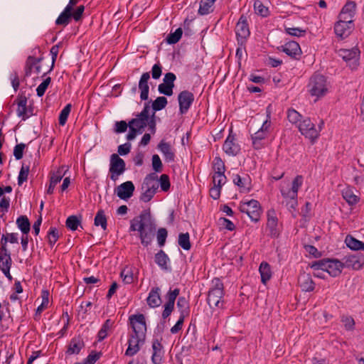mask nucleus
I'll return each mask as SVG.
<instances>
[{
    "label": "nucleus",
    "instance_id": "7ed1b4c3",
    "mask_svg": "<svg viewBox=\"0 0 364 364\" xmlns=\"http://www.w3.org/2000/svg\"><path fill=\"white\" fill-rule=\"evenodd\" d=\"M303 176L298 175L294 178L291 187L289 183L280 185L279 191L284 199L282 203L291 213L296 210L298 205V191L303 184Z\"/></svg>",
    "mask_w": 364,
    "mask_h": 364
},
{
    "label": "nucleus",
    "instance_id": "5fc2aeb1",
    "mask_svg": "<svg viewBox=\"0 0 364 364\" xmlns=\"http://www.w3.org/2000/svg\"><path fill=\"white\" fill-rule=\"evenodd\" d=\"M213 169L214 173H225V164L218 156L215 157L213 160Z\"/></svg>",
    "mask_w": 364,
    "mask_h": 364
},
{
    "label": "nucleus",
    "instance_id": "39448f33",
    "mask_svg": "<svg viewBox=\"0 0 364 364\" xmlns=\"http://www.w3.org/2000/svg\"><path fill=\"white\" fill-rule=\"evenodd\" d=\"M225 294L224 285L220 278L215 277L212 280V287L208 294V304L210 308H222L223 304V296Z\"/></svg>",
    "mask_w": 364,
    "mask_h": 364
},
{
    "label": "nucleus",
    "instance_id": "423d86ee",
    "mask_svg": "<svg viewBox=\"0 0 364 364\" xmlns=\"http://www.w3.org/2000/svg\"><path fill=\"white\" fill-rule=\"evenodd\" d=\"M312 268L327 272L331 277H336L341 274L343 265L337 259H322L315 262Z\"/></svg>",
    "mask_w": 364,
    "mask_h": 364
},
{
    "label": "nucleus",
    "instance_id": "ddd939ff",
    "mask_svg": "<svg viewBox=\"0 0 364 364\" xmlns=\"http://www.w3.org/2000/svg\"><path fill=\"white\" fill-rule=\"evenodd\" d=\"M360 51L358 48L341 49L339 50V56L346 62L348 65L352 69H356L358 65Z\"/></svg>",
    "mask_w": 364,
    "mask_h": 364
},
{
    "label": "nucleus",
    "instance_id": "9d476101",
    "mask_svg": "<svg viewBox=\"0 0 364 364\" xmlns=\"http://www.w3.org/2000/svg\"><path fill=\"white\" fill-rule=\"evenodd\" d=\"M148 120L142 117L136 116L135 118L132 119L129 122V131L127 135L128 141L134 140L137 134H141L144 132V128L147 126Z\"/></svg>",
    "mask_w": 364,
    "mask_h": 364
},
{
    "label": "nucleus",
    "instance_id": "c03bdc74",
    "mask_svg": "<svg viewBox=\"0 0 364 364\" xmlns=\"http://www.w3.org/2000/svg\"><path fill=\"white\" fill-rule=\"evenodd\" d=\"M95 225L101 226L104 230L107 229V218L104 210H100L97 211L95 217Z\"/></svg>",
    "mask_w": 364,
    "mask_h": 364
},
{
    "label": "nucleus",
    "instance_id": "b1692460",
    "mask_svg": "<svg viewBox=\"0 0 364 364\" xmlns=\"http://www.w3.org/2000/svg\"><path fill=\"white\" fill-rule=\"evenodd\" d=\"M281 50L287 55L294 59H299L301 55L299 44L296 41H289L281 46Z\"/></svg>",
    "mask_w": 364,
    "mask_h": 364
},
{
    "label": "nucleus",
    "instance_id": "dca6fc26",
    "mask_svg": "<svg viewBox=\"0 0 364 364\" xmlns=\"http://www.w3.org/2000/svg\"><path fill=\"white\" fill-rule=\"evenodd\" d=\"M178 101L180 113L186 114L194 101V95L188 90H183L178 95Z\"/></svg>",
    "mask_w": 364,
    "mask_h": 364
},
{
    "label": "nucleus",
    "instance_id": "4d7b16f0",
    "mask_svg": "<svg viewBox=\"0 0 364 364\" xmlns=\"http://www.w3.org/2000/svg\"><path fill=\"white\" fill-rule=\"evenodd\" d=\"M167 235L168 232L166 228H161L158 230L156 238L158 244L160 247H163L165 245Z\"/></svg>",
    "mask_w": 364,
    "mask_h": 364
},
{
    "label": "nucleus",
    "instance_id": "a211bd4d",
    "mask_svg": "<svg viewBox=\"0 0 364 364\" xmlns=\"http://www.w3.org/2000/svg\"><path fill=\"white\" fill-rule=\"evenodd\" d=\"M223 149L228 156H235L240 153V146L237 142L235 135L232 134L231 132L229 134L223 144Z\"/></svg>",
    "mask_w": 364,
    "mask_h": 364
},
{
    "label": "nucleus",
    "instance_id": "393cba45",
    "mask_svg": "<svg viewBox=\"0 0 364 364\" xmlns=\"http://www.w3.org/2000/svg\"><path fill=\"white\" fill-rule=\"evenodd\" d=\"M298 284L303 291H312L315 288V284L311 276L306 272L299 274Z\"/></svg>",
    "mask_w": 364,
    "mask_h": 364
},
{
    "label": "nucleus",
    "instance_id": "58836bf2",
    "mask_svg": "<svg viewBox=\"0 0 364 364\" xmlns=\"http://www.w3.org/2000/svg\"><path fill=\"white\" fill-rule=\"evenodd\" d=\"M267 0H255L254 2V9L257 14L266 17L269 15V9L265 5Z\"/></svg>",
    "mask_w": 364,
    "mask_h": 364
},
{
    "label": "nucleus",
    "instance_id": "13d9d810",
    "mask_svg": "<svg viewBox=\"0 0 364 364\" xmlns=\"http://www.w3.org/2000/svg\"><path fill=\"white\" fill-rule=\"evenodd\" d=\"M3 260L0 262V269L1 272L11 269L12 265V259L11 254H6V256H3Z\"/></svg>",
    "mask_w": 364,
    "mask_h": 364
},
{
    "label": "nucleus",
    "instance_id": "de8ad7c7",
    "mask_svg": "<svg viewBox=\"0 0 364 364\" xmlns=\"http://www.w3.org/2000/svg\"><path fill=\"white\" fill-rule=\"evenodd\" d=\"M72 105L70 104L66 105L64 108L61 110L59 117L58 122L60 126H64L68 120V116L71 111Z\"/></svg>",
    "mask_w": 364,
    "mask_h": 364
},
{
    "label": "nucleus",
    "instance_id": "4be33fe9",
    "mask_svg": "<svg viewBox=\"0 0 364 364\" xmlns=\"http://www.w3.org/2000/svg\"><path fill=\"white\" fill-rule=\"evenodd\" d=\"M134 189L133 183L128 181L118 186L115 189V192L120 199L127 200L133 196Z\"/></svg>",
    "mask_w": 364,
    "mask_h": 364
},
{
    "label": "nucleus",
    "instance_id": "7c9ffc66",
    "mask_svg": "<svg viewBox=\"0 0 364 364\" xmlns=\"http://www.w3.org/2000/svg\"><path fill=\"white\" fill-rule=\"evenodd\" d=\"M160 291L159 287H154L151 289L146 299L147 304L150 307H157L161 304Z\"/></svg>",
    "mask_w": 364,
    "mask_h": 364
},
{
    "label": "nucleus",
    "instance_id": "37998d69",
    "mask_svg": "<svg viewBox=\"0 0 364 364\" xmlns=\"http://www.w3.org/2000/svg\"><path fill=\"white\" fill-rule=\"evenodd\" d=\"M179 246L183 248L184 250H189L191 247V242H190V236L188 232L186 233H180L178 235V240Z\"/></svg>",
    "mask_w": 364,
    "mask_h": 364
},
{
    "label": "nucleus",
    "instance_id": "412c9836",
    "mask_svg": "<svg viewBox=\"0 0 364 364\" xmlns=\"http://www.w3.org/2000/svg\"><path fill=\"white\" fill-rule=\"evenodd\" d=\"M356 4L354 1H348L342 8L338 18L346 20L347 22L353 23L355 14Z\"/></svg>",
    "mask_w": 364,
    "mask_h": 364
},
{
    "label": "nucleus",
    "instance_id": "052dcab7",
    "mask_svg": "<svg viewBox=\"0 0 364 364\" xmlns=\"http://www.w3.org/2000/svg\"><path fill=\"white\" fill-rule=\"evenodd\" d=\"M158 181L159 182L161 189L163 191L166 192L169 190L171 183L168 175L162 174Z\"/></svg>",
    "mask_w": 364,
    "mask_h": 364
},
{
    "label": "nucleus",
    "instance_id": "69168bd1",
    "mask_svg": "<svg viewBox=\"0 0 364 364\" xmlns=\"http://www.w3.org/2000/svg\"><path fill=\"white\" fill-rule=\"evenodd\" d=\"M162 74V66L160 63H156L151 68V77L154 80H158Z\"/></svg>",
    "mask_w": 364,
    "mask_h": 364
},
{
    "label": "nucleus",
    "instance_id": "c85d7f7f",
    "mask_svg": "<svg viewBox=\"0 0 364 364\" xmlns=\"http://www.w3.org/2000/svg\"><path fill=\"white\" fill-rule=\"evenodd\" d=\"M154 260L156 264L164 271L171 270L170 267V259L168 256L166 254V252L160 250L154 257Z\"/></svg>",
    "mask_w": 364,
    "mask_h": 364
},
{
    "label": "nucleus",
    "instance_id": "1a4fd4ad",
    "mask_svg": "<svg viewBox=\"0 0 364 364\" xmlns=\"http://www.w3.org/2000/svg\"><path fill=\"white\" fill-rule=\"evenodd\" d=\"M125 170L126 164L124 161L117 154H112L109 169L110 179L113 181H116L118 180L119 176L125 171Z\"/></svg>",
    "mask_w": 364,
    "mask_h": 364
},
{
    "label": "nucleus",
    "instance_id": "c756f323",
    "mask_svg": "<svg viewBox=\"0 0 364 364\" xmlns=\"http://www.w3.org/2000/svg\"><path fill=\"white\" fill-rule=\"evenodd\" d=\"M159 188L158 176L156 173H151L144 178L141 184V189L157 191Z\"/></svg>",
    "mask_w": 364,
    "mask_h": 364
},
{
    "label": "nucleus",
    "instance_id": "79ce46f5",
    "mask_svg": "<svg viewBox=\"0 0 364 364\" xmlns=\"http://www.w3.org/2000/svg\"><path fill=\"white\" fill-rule=\"evenodd\" d=\"M216 0H201L198 13L200 15H206L213 11V6Z\"/></svg>",
    "mask_w": 364,
    "mask_h": 364
},
{
    "label": "nucleus",
    "instance_id": "603ef678",
    "mask_svg": "<svg viewBox=\"0 0 364 364\" xmlns=\"http://www.w3.org/2000/svg\"><path fill=\"white\" fill-rule=\"evenodd\" d=\"M59 238L58 230L55 227H51L48 232V240L50 246H53Z\"/></svg>",
    "mask_w": 364,
    "mask_h": 364
},
{
    "label": "nucleus",
    "instance_id": "bb28decb",
    "mask_svg": "<svg viewBox=\"0 0 364 364\" xmlns=\"http://www.w3.org/2000/svg\"><path fill=\"white\" fill-rule=\"evenodd\" d=\"M152 356L151 361L154 364H161L164 356L163 346L158 339H154L152 342Z\"/></svg>",
    "mask_w": 364,
    "mask_h": 364
},
{
    "label": "nucleus",
    "instance_id": "a18cd8bd",
    "mask_svg": "<svg viewBox=\"0 0 364 364\" xmlns=\"http://www.w3.org/2000/svg\"><path fill=\"white\" fill-rule=\"evenodd\" d=\"M63 175L60 172L58 171L53 173L50 180V184L47 189L48 194H52L53 193L55 186L61 181Z\"/></svg>",
    "mask_w": 364,
    "mask_h": 364
},
{
    "label": "nucleus",
    "instance_id": "2f4dec72",
    "mask_svg": "<svg viewBox=\"0 0 364 364\" xmlns=\"http://www.w3.org/2000/svg\"><path fill=\"white\" fill-rule=\"evenodd\" d=\"M17 109L16 113L19 117L23 120L28 118L29 115L27 114V98L26 96H18L17 100Z\"/></svg>",
    "mask_w": 364,
    "mask_h": 364
},
{
    "label": "nucleus",
    "instance_id": "680f3d73",
    "mask_svg": "<svg viewBox=\"0 0 364 364\" xmlns=\"http://www.w3.org/2000/svg\"><path fill=\"white\" fill-rule=\"evenodd\" d=\"M50 77H48L45 79L37 87L36 92L38 97H42L47 90L49 84L50 83Z\"/></svg>",
    "mask_w": 364,
    "mask_h": 364
},
{
    "label": "nucleus",
    "instance_id": "20e7f679",
    "mask_svg": "<svg viewBox=\"0 0 364 364\" xmlns=\"http://www.w3.org/2000/svg\"><path fill=\"white\" fill-rule=\"evenodd\" d=\"M307 87L311 96L320 98L328 93L330 84L324 75L315 73L310 77Z\"/></svg>",
    "mask_w": 364,
    "mask_h": 364
},
{
    "label": "nucleus",
    "instance_id": "0e129e2a",
    "mask_svg": "<svg viewBox=\"0 0 364 364\" xmlns=\"http://www.w3.org/2000/svg\"><path fill=\"white\" fill-rule=\"evenodd\" d=\"M26 147V145L23 143L16 144L14 149V156H15L16 160H20L23 158V150Z\"/></svg>",
    "mask_w": 364,
    "mask_h": 364
},
{
    "label": "nucleus",
    "instance_id": "4c0bfd02",
    "mask_svg": "<svg viewBox=\"0 0 364 364\" xmlns=\"http://www.w3.org/2000/svg\"><path fill=\"white\" fill-rule=\"evenodd\" d=\"M72 13L70 12V7H65L55 20V24L66 26L70 23Z\"/></svg>",
    "mask_w": 364,
    "mask_h": 364
},
{
    "label": "nucleus",
    "instance_id": "6e6552de",
    "mask_svg": "<svg viewBox=\"0 0 364 364\" xmlns=\"http://www.w3.org/2000/svg\"><path fill=\"white\" fill-rule=\"evenodd\" d=\"M297 127L301 134L312 142L319 136V130H317L316 125L309 117H304Z\"/></svg>",
    "mask_w": 364,
    "mask_h": 364
},
{
    "label": "nucleus",
    "instance_id": "2eb2a0df",
    "mask_svg": "<svg viewBox=\"0 0 364 364\" xmlns=\"http://www.w3.org/2000/svg\"><path fill=\"white\" fill-rule=\"evenodd\" d=\"M343 267L352 268L358 270L364 265V255L361 253H355L346 255L343 259Z\"/></svg>",
    "mask_w": 364,
    "mask_h": 364
},
{
    "label": "nucleus",
    "instance_id": "72a5a7b5",
    "mask_svg": "<svg viewBox=\"0 0 364 364\" xmlns=\"http://www.w3.org/2000/svg\"><path fill=\"white\" fill-rule=\"evenodd\" d=\"M235 185L240 188L243 192H249L251 190L250 178L249 176L242 178L240 175H235L233 178Z\"/></svg>",
    "mask_w": 364,
    "mask_h": 364
},
{
    "label": "nucleus",
    "instance_id": "ea45409f",
    "mask_svg": "<svg viewBox=\"0 0 364 364\" xmlns=\"http://www.w3.org/2000/svg\"><path fill=\"white\" fill-rule=\"evenodd\" d=\"M16 224L23 234L27 235L31 229V224L27 216L21 215L18 217L16 220Z\"/></svg>",
    "mask_w": 364,
    "mask_h": 364
},
{
    "label": "nucleus",
    "instance_id": "8fccbe9b",
    "mask_svg": "<svg viewBox=\"0 0 364 364\" xmlns=\"http://www.w3.org/2000/svg\"><path fill=\"white\" fill-rule=\"evenodd\" d=\"M304 117L295 109H289L287 111V119L291 124L300 123Z\"/></svg>",
    "mask_w": 364,
    "mask_h": 364
},
{
    "label": "nucleus",
    "instance_id": "f8f14e48",
    "mask_svg": "<svg viewBox=\"0 0 364 364\" xmlns=\"http://www.w3.org/2000/svg\"><path fill=\"white\" fill-rule=\"evenodd\" d=\"M235 33L239 45L242 46L249 37L250 32L247 17L242 15L235 26Z\"/></svg>",
    "mask_w": 364,
    "mask_h": 364
},
{
    "label": "nucleus",
    "instance_id": "e433bc0d",
    "mask_svg": "<svg viewBox=\"0 0 364 364\" xmlns=\"http://www.w3.org/2000/svg\"><path fill=\"white\" fill-rule=\"evenodd\" d=\"M177 308L180 313V316L182 317H188L190 314V306L187 299L181 296L178 299L177 301Z\"/></svg>",
    "mask_w": 364,
    "mask_h": 364
},
{
    "label": "nucleus",
    "instance_id": "bf43d9fd",
    "mask_svg": "<svg viewBox=\"0 0 364 364\" xmlns=\"http://www.w3.org/2000/svg\"><path fill=\"white\" fill-rule=\"evenodd\" d=\"M152 168L154 170L155 173H160L163 169V164L161 160L159 155L154 154L152 156Z\"/></svg>",
    "mask_w": 364,
    "mask_h": 364
},
{
    "label": "nucleus",
    "instance_id": "3c124183",
    "mask_svg": "<svg viewBox=\"0 0 364 364\" xmlns=\"http://www.w3.org/2000/svg\"><path fill=\"white\" fill-rule=\"evenodd\" d=\"M167 103L168 101L165 97H158L152 102V109L154 112L160 111L166 107Z\"/></svg>",
    "mask_w": 364,
    "mask_h": 364
},
{
    "label": "nucleus",
    "instance_id": "49530a36",
    "mask_svg": "<svg viewBox=\"0 0 364 364\" xmlns=\"http://www.w3.org/2000/svg\"><path fill=\"white\" fill-rule=\"evenodd\" d=\"M183 34L181 28H178L173 33H169L166 41L168 44H175L179 41Z\"/></svg>",
    "mask_w": 364,
    "mask_h": 364
},
{
    "label": "nucleus",
    "instance_id": "0eeeda50",
    "mask_svg": "<svg viewBox=\"0 0 364 364\" xmlns=\"http://www.w3.org/2000/svg\"><path fill=\"white\" fill-rule=\"evenodd\" d=\"M239 209L245 213L252 222L257 223L260 220L262 210L259 203L254 199L240 203Z\"/></svg>",
    "mask_w": 364,
    "mask_h": 364
},
{
    "label": "nucleus",
    "instance_id": "cd10ccee",
    "mask_svg": "<svg viewBox=\"0 0 364 364\" xmlns=\"http://www.w3.org/2000/svg\"><path fill=\"white\" fill-rule=\"evenodd\" d=\"M84 347L85 343L81 338H73L70 340L65 353L68 355L79 354Z\"/></svg>",
    "mask_w": 364,
    "mask_h": 364
},
{
    "label": "nucleus",
    "instance_id": "f3484780",
    "mask_svg": "<svg viewBox=\"0 0 364 364\" xmlns=\"http://www.w3.org/2000/svg\"><path fill=\"white\" fill-rule=\"evenodd\" d=\"M354 28V23H348L346 20L339 19L334 25L335 34L341 39L350 36Z\"/></svg>",
    "mask_w": 364,
    "mask_h": 364
},
{
    "label": "nucleus",
    "instance_id": "774afa93",
    "mask_svg": "<svg viewBox=\"0 0 364 364\" xmlns=\"http://www.w3.org/2000/svg\"><path fill=\"white\" fill-rule=\"evenodd\" d=\"M173 87L162 82L159 85L158 90L161 94H164L166 96H171L173 95Z\"/></svg>",
    "mask_w": 364,
    "mask_h": 364
},
{
    "label": "nucleus",
    "instance_id": "a878e982",
    "mask_svg": "<svg viewBox=\"0 0 364 364\" xmlns=\"http://www.w3.org/2000/svg\"><path fill=\"white\" fill-rule=\"evenodd\" d=\"M150 79L149 72L144 73L139 81V89L141 91L140 98L141 100H147L149 98V86L148 81Z\"/></svg>",
    "mask_w": 364,
    "mask_h": 364
},
{
    "label": "nucleus",
    "instance_id": "864d4df0",
    "mask_svg": "<svg viewBox=\"0 0 364 364\" xmlns=\"http://www.w3.org/2000/svg\"><path fill=\"white\" fill-rule=\"evenodd\" d=\"M29 173V166L22 165L21 170L19 171V174L18 176V184L21 186L23 182L26 181L28 179V176Z\"/></svg>",
    "mask_w": 364,
    "mask_h": 364
},
{
    "label": "nucleus",
    "instance_id": "9b49d317",
    "mask_svg": "<svg viewBox=\"0 0 364 364\" xmlns=\"http://www.w3.org/2000/svg\"><path fill=\"white\" fill-rule=\"evenodd\" d=\"M270 126L271 122L269 119H266L263 122L261 128L251 135L252 145L255 149H259L263 146L264 144L262 141L267 137L269 133Z\"/></svg>",
    "mask_w": 364,
    "mask_h": 364
},
{
    "label": "nucleus",
    "instance_id": "4468645a",
    "mask_svg": "<svg viewBox=\"0 0 364 364\" xmlns=\"http://www.w3.org/2000/svg\"><path fill=\"white\" fill-rule=\"evenodd\" d=\"M267 229L271 237H278L280 235V228L278 224V218L274 209L269 210L267 213Z\"/></svg>",
    "mask_w": 364,
    "mask_h": 364
},
{
    "label": "nucleus",
    "instance_id": "5701e85b",
    "mask_svg": "<svg viewBox=\"0 0 364 364\" xmlns=\"http://www.w3.org/2000/svg\"><path fill=\"white\" fill-rule=\"evenodd\" d=\"M157 149L161 152L166 162L170 163L175 161V151L171 145L162 139L157 145Z\"/></svg>",
    "mask_w": 364,
    "mask_h": 364
},
{
    "label": "nucleus",
    "instance_id": "338daca9",
    "mask_svg": "<svg viewBox=\"0 0 364 364\" xmlns=\"http://www.w3.org/2000/svg\"><path fill=\"white\" fill-rule=\"evenodd\" d=\"M176 79V76L173 73H167L165 74L164 77L163 79V83L169 85L172 87H174V81Z\"/></svg>",
    "mask_w": 364,
    "mask_h": 364
},
{
    "label": "nucleus",
    "instance_id": "473e14b6",
    "mask_svg": "<svg viewBox=\"0 0 364 364\" xmlns=\"http://www.w3.org/2000/svg\"><path fill=\"white\" fill-rule=\"evenodd\" d=\"M135 268L133 267H125L121 272L120 277L123 282L127 284H130L137 279V276L134 275Z\"/></svg>",
    "mask_w": 364,
    "mask_h": 364
},
{
    "label": "nucleus",
    "instance_id": "c9c22d12",
    "mask_svg": "<svg viewBox=\"0 0 364 364\" xmlns=\"http://www.w3.org/2000/svg\"><path fill=\"white\" fill-rule=\"evenodd\" d=\"M345 243L346 246L352 250L358 251L364 250V242L351 235H347L346 237Z\"/></svg>",
    "mask_w": 364,
    "mask_h": 364
},
{
    "label": "nucleus",
    "instance_id": "aec40b11",
    "mask_svg": "<svg viewBox=\"0 0 364 364\" xmlns=\"http://www.w3.org/2000/svg\"><path fill=\"white\" fill-rule=\"evenodd\" d=\"M180 290L179 289H175L171 290V289L168 291L166 294L167 301L164 304V309L162 312V318L166 319L168 318L172 313L174 309L175 301L177 296L179 295Z\"/></svg>",
    "mask_w": 364,
    "mask_h": 364
},
{
    "label": "nucleus",
    "instance_id": "f03ea898",
    "mask_svg": "<svg viewBox=\"0 0 364 364\" xmlns=\"http://www.w3.org/2000/svg\"><path fill=\"white\" fill-rule=\"evenodd\" d=\"M130 231H137L141 243L144 247L151 245L156 230V225L149 210H143L130 221Z\"/></svg>",
    "mask_w": 364,
    "mask_h": 364
},
{
    "label": "nucleus",
    "instance_id": "f257e3e1",
    "mask_svg": "<svg viewBox=\"0 0 364 364\" xmlns=\"http://www.w3.org/2000/svg\"><path fill=\"white\" fill-rule=\"evenodd\" d=\"M132 332L129 335L128 347L125 355L134 356L145 343L146 333V324L144 315L141 314H133L129 317Z\"/></svg>",
    "mask_w": 364,
    "mask_h": 364
},
{
    "label": "nucleus",
    "instance_id": "f704fd0d",
    "mask_svg": "<svg viewBox=\"0 0 364 364\" xmlns=\"http://www.w3.org/2000/svg\"><path fill=\"white\" fill-rule=\"evenodd\" d=\"M259 272L260 273L262 283L266 284L272 277L270 265L266 262H262L259 265Z\"/></svg>",
    "mask_w": 364,
    "mask_h": 364
},
{
    "label": "nucleus",
    "instance_id": "6e6d98bb",
    "mask_svg": "<svg viewBox=\"0 0 364 364\" xmlns=\"http://www.w3.org/2000/svg\"><path fill=\"white\" fill-rule=\"evenodd\" d=\"M226 176L225 173H214L213 176V183L214 186L222 188L223 185L226 183Z\"/></svg>",
    "mask_w": 364,
    "mask_h": 364
},
{
    "label": "nucleus",
    "instance_id": "6ab92c4d",
    "mask_svg": "<svg viewBox=\"0 0 364 364\" xmlns=\"http://www.w3.org/2000/svg\"><path fill=\"white\" fill-rule=\"evenodd\" d=\"M41 60L42 58H35L31 55L28 57L25 64V73L23 80H25L26 77H30L33 72L36 74H39L41 72V66L39 65V63Z\"/></svg>",
    "mask_w": 364,
    "mask_h": 364
},
{
    "label": "nucleus",
    "instance_id": "a19ab883",
    "mask_svg": "<svg viewBox=\"0 0 364 364\" xmlns=\"http://www.w3.org/2000/svg\"><path fill=\"white\" fill-rule=\"evenodd\" d=\"M344 200L350 205L356 204L359 201V197L350 188H346L342 191Z\"/></svg>",
    "mask_w": 364,
    "mask_h": 364
},
{
    "label": "nucleus",
    "instance_id": "e2e57ef3",
    "mask_svg": "<svg viewBox=\"0 0 364 364\" xmlns=\"http://www.w3.org/2000/svg\"><path fill=\"white\" fill-rule=\"evenodd\" d=\"M142 193L140 196V200L143 202L147 203L150 201L156 193V191L149 189H141Z\"/></svg>",
    "mask_w": 364,
    "mask_h": 364
},
{
    "label": "nucleus",
    "instance_id": "09e8293b",
    "mask_svg": "<svg viewBox=\"0 0 364 364\" xmlns=\"http://www.w3.org/2000/svg\"><path fill=\"white\" fill-rule=\"evenodd\" d=\"M80 223V220L76 215L69 216L65 222L66 227L72 231L76 230Z\"/></svg>",
    "mask_w": 364,
    "mask_h": 364
}]
</instances>
